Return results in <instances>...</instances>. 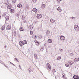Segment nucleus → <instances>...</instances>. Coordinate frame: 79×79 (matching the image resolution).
<instances>
[{"mask_svg":"<svg viewBox=\"0 0 79 79\" xmlns=\"http://www.w3.org/2000/svg\"><path fill=\"white\" fill-rule=\"evenodd\" d=\"M47 64L48 67H47V68L48 70H51V69H52V68L51 67V66H50V64H49V63H48Z\"/></svg>","mask_w":79,"mask_h":79,"instance_id":"obj_1","label":"nucleus"},{"mask_svg":"<svg viewBox=\"0 0 79 79\" xmlns=\"http://www.w3.org/2000/svg\"><path fill=\"white\" fill-rule=\"evenodd\" d=\"M42 15L40 14H37L36 16L37 18H38V19H40V18H42Z\"/></svg>","mask_w":79,"mask_h":79,"instance_id":"obj_2","label":"nucleus"},{"mask_svg":"<svg viewBox=\"0 0 79 79\" xmlns=\"http://www.w3.org/2000/svg\"><path fill=\"white\" fill-rule=\"evenodd\" d=\"M74 79H78L79 78V76L77 75H75L73 77Z\"/></svg>","mask_w":79,"mask_h":79,"instance_id":"obj_3","label":"nucleus"},{"mask_svg":"<svg viewBox=\"0 0 79 79\" xmlns=\"http://www.w3.org/2000/svg\"><path fill=\"white\" fill-rule=\"evenodd\" d=\"M7 30H10L11 29V25H8L6 28Z\"/></svg>","mask_w":79,"mask_h":79,"instance_id":"obj_4","label":"nucleus"},{"mask_svg":"<svg viewBox=\"0 0 79 79\" xmlns=\"http://www.w3.org/2000/svg\"><path fill=\"white\" fill-rule=\"evenodd\" d=\"M69 63L70 65H71L72 64H74V62L73 61L71 60H69Z\"/></svg>","mask_w":79,"mask_h":79,"instance_id":"obj_5","label":"nucleus"},{"mask_svg":"<svg viewBox=\"0 0 79 79\" xmlns=\"http://www.w3.org/2000/svg\"><path fill=\"white\" fill-rule=\"evenodd\" d=\"M60 40H65V37L64 36H60Z\"/></svg>","mask_w":79,"mask_h":79,"instance_id":"obj_6","label":"nucleus"},{"mask_svg":"<svg viewBox=\"0 0 79 79\" xmlns=\"http://www.w3.org/2000/svg\"><path fill=\"white\" fill-rule=\"evenodd\" d=\"M57 10L59 12H61L62 11V10L61 9L60 7H59L57 8Z\"/></svg>","mask_w":79,"mask_h":79,"instance_id":"obj_7","label":"nucleus"},{"mask_svg":"<svg viewBox=\"0 0 79 79\" xmlns=\"http://www.w3.org/2000/svg\"><path fill=\"white\" fill-rule=\"evenodd\" d=\"M75 29H76V30H78L79 29V27H78V25H75Z\"/></svg>","mask_w":79,"mask_h":79,"instance_id":"obj_8","label":"nucleus"},{"mask_svg":"<svg viewBox=\"0 0 79 79\" xmlns=\"http://www.w3.org/2000/svg\"><path fill=\"white\" fill-rule=\"evenodd\" d=\"M19 45L20 47H23V44L22 41H20L19 42Z\"/></svg>","mask_w":79,"mask_h":79,"instance_id":"obj_9","label":"nucleus"},{"mask_svg":"<svg viewBox=\"0 0 79 79\" xmlns=\"http://www.w3.org/2000/svg\"><path fill=\"white\" fill-rule=\"evenodd\" d=\"M35 43L36 45H37L38 46H39V45H40V43H39V42H38L37 41H35Z\"/></svg>","mask_w":79,"mask_h":79,"instance_id":"obj_10","label":"nucleus"},{"mask_svg":"<svg viewBox=\"0 0 79 79\" xmlns=\"http://www.w3.org/2000/svg\"><path fill=\"white\" fill-rule=\"evenodd\" d=\"M52 41H53L52 39H48V43H52Z\"/></svg>","mask_w":79,"mask_h":79,"instance_id":"obj_11","label":"nucleus"},{"mask_svg":"<svg viewBox=\"0 0 79 79\" xmlns=\"http://www.w3.org/2000/svg\"><path fill=\"white\" fill-rule=\"evenodd\" d=\"M23 45H25V44H27V41L26 40H23L22 41Z\"/></svg>","mask_w":79,"mask_h":79,"instance_id":"obj_12","label":"nucleus"},{"mask_svg":"<svg viewBox=\"0 0 79 79\" xmlns=\"http://www.w3.org/2000/svg\"><path fill=\"white\" fill-rule=\"evenodd\" d=\"M33 11L34 12H35V13H36L37 11V9L35 8H33Z\"/></svg>","mask_w":79,"mask_h":79,"instance_id":"obj_13","label":"nucleus"},{"mask_svg":"<svg viewBox=\"0 0 79 79\" xmlns=\"http://www.w3.org/2000/svg\"><path fill=\"white\" fill-rule=\"evenodd\" d=\"M10 12L11 13H15V10L14 9H11L10 10Z\"/></svg>","mask_w":79,"mask_h":79,"instance_id":"obj_14","label":"nucleus"},{"mask_svg":"<svg viewBox=\"0 0 79 79\" xmlns=\"http://www.w3.org/2000/svg\"><path fill=\"white\" fill-rule=\"evenodd\" d=\"M19 30L20 31H24V28H23V27H21L20 28Z\"/></svg>","mask_w":79,"mask_h":79,"instance_id":"obj_15","label":"nucleus"},{"mask_svg":"<svg viewBox=\"0 0 79 79\" xmlns=\"http://www.w3.org/2000/svg\"><path fill=\"white\" fill-rule=\"evenodd\" d=\"M79 60V58H75L74 60V61H76V62H77V61H78Z\"/></svg>","mask_w":79,"mask_h":79,"instance_id":"obj_16","label":"nucleus"},{"mask_svg":"<svg viewBox=\"0 0 79 79\" xmlns=\"http://www.w3.org/2000/svg\"><path fill=\"white\" fill-rule=\"evenodd\" d=\"M5 29V26H3L1 28V29L2 31H4Z\"/></svg>","mask_w":79,"mask_h":79,"instance_id":"obj_17","label":"nucleus"},{"mask_svg":"<svg viewBox=\"0 0 79 79\" xmlns=\"http://www.w3.org/2000/svg\"><path fill=\"white\" fill-rule=\"evenodd\" d=\"M50 22L51 23H55V20H53L52 19H51L50 20Z\"/></svg>","mask_w":79,"mask_h":79,"instance_id":"obj_18","label":"nucleus"},{"mask_svg":"<svg viewBox=\"0 0 79 79\" xmlns=\"http://www.w3.org/2000/svg\"><path fill=\"white\" fill-rule=\"evenodd\" d=\"M11 5H9L7 6V8L8 9H11Z\"/></svg>","mask_w":79,"mask_h":79,"instance_id":"obj_19","label":"nucleus"},{"mask_svg":"<svg viewBox=\"0 0 79 79\" xmlns=\"http://www.w3.org/2000/svg\"><path fill=\"white\" fill-rule=\"evenodd\" d=\"M17 6L19 8H21L22 6V5L20 3L19 4L17 5Z\"/></svg>","mask_w":79,"mask_h":79,"instance_id":"obj_20","label":"nucleus"},{"mask_svg":"<svg viewBox=\"0 0 79 79\" xmlns=\"http://www.w3.org/2000/svg\"><path fill=\"white\" fill-rule=\"evenodd\" d=\"M6 21H8L10 19V17L8 16H6Z\"/></svg>","mask_w":79,"mask_h":79,"instance_id":"obj_21","label":"nucleus"},{"mask_svg":"<svg viewBox=\"0 0 79 79\" xmlns=\"http://www.w3.org/2000/svg\"><path fill=\"white\" fill-rule=\"evenodd\" d=\"M33 28V27H32V25H30L29 27V29H32Z\"/></svg>","mask_w":79,"mask_h":79,"instance_id":"obj_22","label":"nucleus"},{"mask_svg":"<svg viewBox=\"0 0 79 79\" xmlns=\"http://www.w3.org/2000/svg\"><path fill=\"white\" fill-rule=\"evenodd\" d=\"M61 57L60 56H58L57 57V60H61Z\"/></svg>","mask_w":79,"mask_h":79,"instance_id":"obj_23","label":"nucleus"},{"mask_svg":"<svg viewBox=\"0 0 79 79\" xmlns=\"http://www.w3.org/2000/svg\"><path fill=\"white\" fill-rule=\"evenodd\" d=\"M45 7V4H43L42 5V8H44Z\"/></svg>","mask_w":79,"mask_h":79,"instance_id":"obj_24","label":"nucleus"},{"mask_svg":"<svg viewBox=\"0 0 79 79\" xmlns=\"http://www.w3.org/2000/svg\"><path fill=\"white\" fill-rule=\"evenodd\" d=\"M34 56L35 58L36 59H37V54L35 55Z\"/></svg>","mask_w":79,"mask_h":79,"instance_id":"obj_25","label":"nucleus"},{"mask_svg":"<svg viewBox=\"0 0 79 79\" xmlns=\"http://www.w3.org/2000/svg\"><path fill=\"white\" fill-rule=\"evenodd\" d=\"M50 31H47V32H46V34L47 35H48L50 34Z\"/></svg>","mask_w":79,"mask_h":79,"instance_id":"obj_26","label":"nucleus"},{"mask_svg":"<svg viewBox=\"0 0 79 79\" xmlns=\"http://www.w3.org/2000/svg\"><path fill=\"white\" fill-rule=\"evenodd\" d=\"M32 1L34 3H36L37 2V0H32Z\"/></svg>","mask_w":79,"mask_h":79,"instance_id":"obj_27","label":"nucleus"},{"mask_svg":"<svg viewBox=\"0 0 79 79\" xmlns=\"http://www.w3.org/2000/svg\"><path fill=\"white\" fill-rule=\"evenodd\" d=\"M65 65L66 66V67H68L69 66V65L68 63L65 64Z\"/></svg>","mask_w":79,"mask_h":79,"instance_id":"obj_28","label":"nucleus"},{"mask_svg":"<svg viewBox=\"0 0 79 79\" xmlns=\"http://www.w3.org/2000/svg\"><path fill=\"white\" fill-rule=\"evenodd\" d=\"M52 72L53 73H55V72H56V71H55V69H53L52 70Z\"/></svg>","mask_w":79,"mask_h":79,"instance_id":"obj_29","label":"nucleus"},{"mask_svg":"<svg viewBox=\"0 0 79 79\" xmlns=\"http://www.w3.org/2000/svg\"><path fill=\"white\" fill-rule=\"evenodd\" d=\"M30 34H31V35H32V34H33V31H30Z\"/></svg>","mask_w":79,"mask_h":79,"instance_id":"obj_30","label":"nucleus"},{"mask_svg":"<svg viewBox=\"0 0 79 79\" xmlns=\"http://www.w3.org/2000/svg\"><path fill=\"white\" fill-rule=\"evenodd\" d=\"M37 36H36V35H33V36H32V38H36V37Z\"/></svg>","mask_w":79,"mask_h":79,"instance_id":"obj_31","label":"nucleus"},{"mask_svg":"<svg viewBox=\"0 0 79 79\" xmlns=\"http://www.w3.org/2000/svg\"><path fill=\"white\" fill-rule=\"evenodd\" d=\"M74 55V54H73V53H70L69 55L70 56H73Z\"/></svg>","mask_w":79,"mask_h":79,"instance_id":"obj_32","label":"nucleus"},{"mask_svg":"<svg viewBox=\"0 0 79 79\" xmlns=\"http://www.w3.org/2000/svg\"><path fill=\"white\" fill-rule=\"evenodd\" d=\"M2 8H4V7H5V8H6V6L5 5H3L2 6Z\"/></svg>","mask_w":79,"mask_h":79,"instance_id":"obj_33","label":"nucleus"},{"mask_svg":"<svg viewBox=\"0 0 79 79\" xmlns=\"http://www.w3.org/2000/svg\"><path fill=\"white\" fill-rule=\"evenodd\" d=\"M57 2L58 3H60L61 2V0H57Z\"/></svg>","mask_w":79,"mask_h":79,"instance_id":"obj_34","label":"nucleus"},{"mask_svg":"<svg viewBox=\"0 0 79 79\" xmlns=\"http://www.w3.org/2000/svg\"><path fill=\"white\" fill-rule=\"evenodd\" d=\"M24 23H26V20H25L23 21Z\"/></svg>","mask_w":79,"mask_h":79,"instance_id":"obj_35","label":"nucleus"},{"mask_svg":"<svg viewBox=\"0 0 79 79\" xmlns=\"http://www.w3.org/2000/svg\"><path fill=\"white\" fill-rule=\"evenodd\" d=\"M14 34H15V35H16V32H14Z\"/></svg>","mask_w":79,"mask_h":79,"instance_id":"obj_36","label":"nucleus"},{"mask_svg":"<svg viewBox=\"0 0 79 79\" xmlns=\"http://www.w3.org/2000/svg\"><path fill=\"white\" fill-rule=\"evenodd\" d=\"M63 78H64V75H63V77H62Z\"/></svg>","mask_w":79,"mask_h":79,"instance_id":"obj_37","label":"nucleus"},{"mask_svg":"<svg viewBox=\"0 0 79 79\" xmlns=\"http://www.w3.org/2000/svg\"><path fill=\"white\" fill-rule=\"evenodd\" d=\"M5 48H6V45L5 46Z\"/></svg>","mask_w":79,"mask_h":79,"instance_id":"obj_38","label":"nucleus"},{"mask_svg":"<svg viewBox=\"0 0 79 79\" xmlns=\"http://www.w3.org/2000/svg\"><path fill=\"white\" fill-rule=\"evenodd\" d=\"M1 15H0V20L1 19Z\"/></svg>","mask_w":79,"mask_h":79,"instance_id":"obj_39","label":"nucleus"},{"mask_svg":"<svg viewBox=\"0 0 79 79\" xmlns=\"http://www.w3.org/2000/svg\"><path fill=\"white\" fill-rule=\"evenodd\" d=\"M5 66L6 67V65H5Z\"/></svg>","mask_w":79,"mask_h":79,"instance_id":"obj_40","label":"nucleus"},{"mask_svg":"<svg viewBox=\"0 0 79 79\" xmlns=\"http://www.w3.org/2000/svg\"><path fill=\"white\" fill-rule=\"evenodd\" d=\"M61 50H63V49H61Z\"/></svg>","mask_w":79,"mask_h":79,"instance_id":"obj_41","label":"nucleus"},{"mask_svg":"<svg viewBox=\"0 0 79 79\" xmlns=\"http://www.w3.org/2000/svg\"><path fill=\"white\" fill-rule=\"evenodd\" d=\"M16 59V60H17V59Z\"/></svg>","mask_w":79,"mask_h":79,"instance_id":"obj_42","label":"nucleus"}]
</instances>
